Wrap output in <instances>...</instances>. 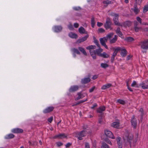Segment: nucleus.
<instances>
[{
  "mask_svg": "<svg viewBox=\"0 0 148 148\" xmlns=\"http://www.w3.org/2000/svg\"><path fill=\"white\" fill-rule=\"evenodd\" d=\"M117 144L119 148H122V145L120 142V143H117Z\"/></svg>",
  "mask_w": 148,
  "mask_h": 148,
  "instance_id": "63",
  "label": "nucleus"
},
{
  "mask_svg": "<svg viewBox=\"0 0 148 148\" xmlns=\"http://www.w3.org/2000/svg\"><path fill=\"white\" fill-rule=\"evenodd\" d=\"M139 111L140 112H141V116H142L143 115V108H141L140 110H139Z\"/></svg>",
  "mask_w": 148,
  "mask_h": 148,
  "instance_id": "61",
  "label": "nucleus"
},
{
  "mask_svg": "<svg viewBox=\"0 0 148 148\" xmlns=\"http://www.w3.org/2000/svg\"><path fill=\"white\" fill-rule=\"evenodd\" d=\"M69 36L71 38H77L78 36L77 35L73 32H70L69 34Z\"/></svg>",
  "mask_w": 148,
  "mask_h": 148,
  "instance_id": "22",
  "label": "nucleus"
},
{
  "mask_svg": "<svg viewBox=\"0 0 148 148\" xmlns=\"http://www.w3.org/2000/svg\"><path fill=\"white\" fill-rule=\"evenodd\" d=\"M78 49L84 55L86 56L87 55V54L84 48L82 47H79Z\"/></svg>",
  "mask_w": 148,
  "mask_h": 148,
  "instance_id": "23",
  "label": "nucleus"
},
{
  "mask_svg": "<svg viewBox=\"0 0 148 148\" xmlns=\"http://www.w3.org/2000/svg\"><path fill=\"white\" fill-rule=\"evenodd\" d=\"M95 86H93L92 88H90L89 90V91L90 92H92L94 89H95Z\"/></svg>",
  "mask_w": 148,
  "mask_h": 148,
  "instance_id": "53",
  "label": "nucleus"
},
{
  "mask_svg": "<svg viewBox=\"0 0 148 148\" xmlns=\"http://www.w3.org/2000/svg\"><path fill=\"white\" fill-rule=\"evenodd\" d=\"M120 50V47H118L116 48L115 49L113 53L112 56L115 57L118 51H119Z\"/></svg>",
  "mask_w": 148,
  "mask_h": 148,
  "instance_id": "29",
  "label": "nucleus"
},
{
  "mask_svg": "<svg viewBox=\"0 0 148 148\" xmlns=\"http://www.w3.org/2000/svg\"><path fill=\"white\" fill-rule=\"evenodd\" d=\"M136 3L137 4L140 5L142 2V0H135Z\"/></svg>",
  "mask_w": 148,
  "mask_h": 148,
  "instance_id": "54",
  "label": "nucleus"
},
{
  "mask_svg": "<svg viewBox=\"0 0 148 148\" xmlns=\"http://www.w3.org/2000/svg\"><path fill=\"white\" fill-rule=\"evenodd\" d=\"M98 77V75H95L93 76L92 77V79H96Z\"/></svg>",
  "mask_w": 148,
  "mask_h": 148,
  "instance_id": "64",
  "label": "nucleus"
},
{
  "mask_svg": "<svg viewBox=\"0 0 148 148\" xmlns=\"http://www.w3.org/2000/svg\"><path fill=\"white\" fill-rule=\"evenodd\" d=\"M97 106V104L96 103H95L93 105V106L92 107H91V109H93L95 108Z\"/></svg>",
  "mask_w": 148,
  "mask_h": 148,
  "instance_id": "59",
  "label": "nucleus"
},
{
  "mask_svg": "<svg viewBox=\"0 0 148 148\" xmlns=\"http://www.w3.org/2000/svg\"><path fill=\"white\" fill-rule=\"evenodd\" d=\"M96 47L95 45H91L89 46L86 47V49L89 50V52L91 56L94 59H95L96 58V53L95 50H92L93 49H95Z\"/></svg>",
  "mask_w": 148,
  "mask_h": 148,
  "instance_id": "2",
  "label": "nucleus"
},
{
  "mask_svg": "<svg viewBox=\"0 0 148 148\" xmlns=\"http://www.w3.org/2000/svg\"><path fill=\"white\" fill-rule=\"evenodd\" d=\"M99 49H96L95 50L96 54H97L98 56H100L101 53L103 51V49L100 48V47H99Z\"/></svg>",
  "mask_w": 148,
  "mask_h": 148,
  "instance_id": "27",
  "label": "nucleus"
},
{
  "mask_svg": "<svg viewBox=\"0 0 148 148\" xmlns=\"http://www.w3.org/2000/svg\"><path fill=\"white\" fill-rule=\"evenodd\" d=\"M127 88L130 91H132L133 90H132V89L129 86V85H128V82H127Z\"/></svg>",
  "mask_w": 148,
  "mask_h": 148,
  "instance_id": "56",
  "label": "nucleus"
},
{
  "mask_svg": "<svg viewBox=\"0 0 148 148\" xmlns=\"http://www.w3.org/2000/svg\"><path fill=\"white\" fill-rule=\"evenodd\" d=\"M131 25V22L129 21H126L124 23V26L125 27H130Z\"/></svg>",
  "mask_w": 148,
  "mask_h": 148,
  "instance_id": "32",
  "label": "nucleus"
},
{
  "mask_svg": "<svg viewBox=\"0 0 148 148\" xmlns=\"http://www.w3.org/2000/svg\"><path fill=\"white\" fill-rule=\"evenodd\" d=\"M126 40L128 42H131L134 40V39L131 37H128L127 38Z\"/></svg>",
  "mask_w": 148,
  "mask_h": 148,
  "instance_id": "42",
  "label": "nucleus"
},
{
  "mask_svg": "<svg viewBox=\"0 0 148 148\" xmlns=\"http://www.w3.org/2000/svg\"><path fill=\"white\" fill-rule=\"evenodd\" d=\"M85 148H90L89 143L86 142L85 143Z\"/></svg>",
  "mask_w": 148,
  "mask_h": 148,
  "instance_id": "45",
  "label": "nucleus"
},
{
  "mask_svg": "<svg viewBox=\"0 0 148 148\" xmlns=\"http://www.w3.org/2000/svg\"><path fill=\"white\" fill-rule=\"evenodd\" d=\"M112 22L110 18L109 17H107L105 23L104 25V27L105 28L107 29H110V30L112 29V28L111 27Z\"/></svg>",
  "mask_w": 148,
  "mask_h": 148,
  "instance_id": "3",
  "label": "nucleus"
},
{
  "mask_svg": "<svg viewBox=\"0 0 148 148\" xmlns=\"http://www.w3.org/2000/svg\"><path fill=\"white\" fill-rule=\"evenodd\" d=\"M137 20L139 22L140 24H142V19L139 17H136Z\"/></svg>",
  "mask_w": 148,
  "mask_h": 148,
  "instance_id": "49",
  "label": "nucleus"
},
{
  "mask_svg": "<svg viewBox=\"0 0 148 148\" xmlns=\"http://www.w3.org/2000/svg\"><path fill=\"white\" fill-rule=\"evenodd\" d=\"M74 26L75 28H77L79 27V24L77 23H75L74 24Z\"/></svg>",
  "mask_w": 148,
  "mask_h": 148,
  "instance_id": "60",
  "label": "nucleus"
},
{
  "mask_svg": "<svg viewBox=\"0 0 148 148\" xmlns=\"http://www.w3.org/2000/svg\"><path fill=\"white\" fill-rule=\"evenodd\" d=\"M56 144L58 147H60L63 145V144L60 142H58L56 143Z\"/></svg>",
  "mask_w": 148,
  "mask_h": 148,
  "instance_id": "48",
  "label": "nucleus"
},
{
  "mask_svg": "<svg viewBox=\"0 0 148 148\" xmlns=\"http://www.w3.org/2000/svg\"><path fill=\"white\" fill-rule=\"evenodd\" d=\"M67 137V136L64 134H58L55 135L53 137V139L58 138L61 139L63 138H65Z\"/></svg>",
  "mask_w": 148,
  "mask_h": 148,
  "instance_id": "8",
  "label": "nucleus"
},
{
  "mask_svg": "<svg viewBox=\"0 0 148 148\" xmlns=\"http://www.w3.org/2000/svg\"><path fill=\"white\" fill-rule=\"evenodd\" d=\"M145 83L143 82L140 84V85L141 86L143 89H148V85H145Z\"/></svg>",
  "mask_w": 148,
  "mask_h": 148,
  "instance_id": "31",
  "label": "nucleus"
},
{
  "mask_svg": "<svg viewBox=\"0 0 148 148\" xmlns=\"http://www.w3.org/2000/svg\"><path fill=\"white\" fill-rule=\"evenodd\" d=\"M100 56L103 57L104 58H106L109 57V55L107 54L105 52H103L102 53H101Z\"/></svg>",
  "mask_w": 148,
  "mask_h": 148,
  "instance_id": "36",
  "label": "nucleus"
},
{
  "mask_svg": "<svg viewBox=\"0 0 148 148\" xmlns=\"http://www.w3.org/2000/svg\"><path fill=\"white\" fill-rule=\"evenodd\" d=\"M100 41L101 44L102 46H104L106 49H108V47L105 43L107 41L106 37H104L103 38H101L100 39Z\"/></svg>",
  "mask_w": 148,
  "mask_h": 148,
  "instance_id": "6",
  "label": "nucleus"
},
{
  "mask_svg": "<svg viewBox=\"0 0 148 148\" xmlns=\"http://www.w3.org/2000/svg\"><path fill=\"white\" fill-rule=\"evenodd\" d=\"M133 138V136L131 134H129L127 137V140L129 142L131 147L132 146V140Z\"/></svg>",
  "mask_w": 148,
  "mask_h": 148,
  "instance_id": "10",
  "label": "nucleus"
},
{
  "mask_svg": "<svg viewBox=\"0 0 148 148\" xmlns=\"http://www.w3.org/2000/svg\"><path fill=\"white\" fill-rule=\"evenodd\" d=\"M72 51L74 53H76L78 54H80V53L79 50L77 49L73 48L72 49Z\"/></svg>",
  "mask_w": 148,
  "mask_h": 148,
  "instance_id": "38",
  "label": "nucleus"
},
{
  "mask_svg": "<svg viewBox=\"0 0 148 148\" xmlns=\"http://www.w3.org/2000/svg\"><path fill=\"white\" fill-rule=\"evenodd\" d=\"M103 25V23H100L99 22H98L97 23V25L98 27H101Z\"/></svg>",
  "mask_w": 148,
  "mask_h": 148,
  "instance_id": "58",
  "label": "nucleus"
},
{
  "mask_svg": "<svg viewBox=\"0 0 148 148\" xmlns=\"http://www.w3.org/2000/svg\"><path fill=\"white\" fill-rule=\"evenodd\" d=\"M133 10L136 14H137L140 12V10L138 8H137L136 6H135Z\"/></svg>",
  "mask_w": 148,
  "mask_h": 148,
  "instance_id": "30",
  "label": "nucleus"
},
{
  "mask_svg": "<svg viewBox=\"0 0 148 148\" xmlns=\"http://www.w3.org/2000/svg\"><path fill=\"white\" fill-rule=\"evenodd\" d=\"M73 9L75 10H81V8L79 7H76L73 8Z\"/></svg>",
  "mask_w": 148,
  "mask_h": 148,
  "instance_id": "50",
  "label": "nucleus"
},
{
  "mask_svg": "<svg viewBox=\"0 0 148 148\" xmlns=\"http://www.w3.org/2000/svg\"><path fill=\"white\" fill-rule=\"evenodd\" d=\"M54 108L53 107H49L46 108L43 111V112L45 113H47L50 112L53 110Z\"/></svg>",
  "mask_w": 148,
  "mask_h": 148,
  "instance_id": "11",
  "label": "nucleus"
},
{
  "mask_svg": "<svg viewBox=\"0 0 148 148\" xmlns=\"http://www.w3.org/2000/svg\"><path fill=\"white\" fill-rule=\"evenodd\" d=\"M116 33L120 37H122L123 36L122 33L120 31V29L119 27H118L116 29Z\"/></svg>",
  "mask_w": 148,
  "mask_h": 148,
  "instance_id": "21",
  "label": "nucleus"
},
{
  "mask_svg": "<svg viewBox=\"0 0 148 148\" xmlns=\"http://www.w3.org/2000/svg\"><path fill=\"white\" fill-rule=\"evenodd\" d=\"M131 86L132 87H135L136 88H138L139 87L138 85L137 84L136 82L134 81L131 84Z\"/></svg>",
  "mask_w": 148,
  "mask_h": 148,
  "instance_id": "33",
  "label": "nucleus"
},
{
  "mask_svg": "<svg viewBox=\"0 0 148 148\" xmlns=\"http://www.w3.org/2000/svg\"><path fill=\"white\" fill-rule=\"evenodd\" d=\"M53 120V116H51L48 119V121L50 123H51L52 121Z\"/></svg>",
  "mask_w": 148,
  "mask_h": 148,
  "instance_id": "55",
  "label": "nucleus"
},
{
  "mask_svg": "<svg viewBox=\"0 0 148 148\" xmlns=\"http://www.w3.org/2000/svg\"><path fill=\"white\" fill-rule=\"evenodd\" d=\"M141 48L143 49H148V39L141 42L140 44Z\"/></svg>",
  "mask_w": 148,
  "mask_h": 148,
  "instance_id": "5",
  "label": "nucleus"
},
{
  "mask_svg": "<svg viewBox=\"0 0 148 148\" xmlns=\"http://www.w3.org/2000/svg\"><path fill=\"white\" fill-rule=\"evenodd\" d=\"M88 36L89 35L88 34L86 35L82 38L78 39L77 41V43H80L86 41V40Z\"/></svg>",
  "mask_w": 148,
  "mask_h": 148,
  "instance_id": "12",
  "label": "nucleus"
},
{
  "mask_svg": "<svg viewBox=\"0 0 148 148\" xmlns=\"http://www.w3.org/2000/svg\"><path fill=\"white\" fill-rule=\"evenodd\" d=\"M14 135L12 134H10L6 135L5 137L6 139H10L14 138Z\"/></svg>",
  "mask_w": 148,
  "mask_h": 148,
  "instance_id": "26",
  "label": "nucleus"
},
{
  "mask_svg": "<svg viewBox=\"0 0 148 148\" xmlns=\"http://www.w3.org/2000/svg\"><path fill=\"white\" fill-rule=\"evenodd\" d=\"M95 24V18L93 17L91 19V25L92 27H94Z\"/></svg>",
  "mask_w": 148,
  "mask_h": 148,
  "instance_id": "35",
  "label": "nucleus"
},
{
  "mask_svg": "<svg viewBox=\"0 0 148 148\" xmlns=\"http://www.w3.org/2000/svg\"><path fill=\"white\" fill-rule=\"evenodd\" d=\"M98 122L99 123L102 124L104 123V122L102 118H100Z\"/></svg>",
  "mask_w": 148,
  "mask_h": 148,
  "instance_id": "46",
  "label": "nucleus"
},
{
  "mask_svg": "<svg viewBox=\"0 0 148 148\" xmlns=\"http://www.w3.org/2000/svg\"><path fill=\"white\" fill-rule=\"evenodd\" d=\"M68 28L70 30H73V25L72 24H70L69 25Z\"/></svg>",
  "mask_w": 148,
  "mask_h": 148,
  "instance_id": "57",
  "label": "nucleus"
},
{
  "mask_svg": "<svg viewBox=\"0 0 148 148\" xmlns=\"http://www.w3.org/2000/svg\"><path fill=\"white\" fill-rule=\"evenodd\" d=\"M71 145V144L70 143H68L66 145L65 147L66 148H68Z\"/></svg>",
  "mask_w": 148,
  "mask_h": 148,
  "instance_id": "62",
  "label": "nucleus"
},
{
  "mask_svg": "<svg viewBox=\"0 0 148 148\" xmlns=\"http://www.w3.org/2000/svg\"><path fill=\"white\" fill-rule=\"evenodd\" d=\"M97 145V142L95 140H94L92 143V147H96Z\"/></svg>",
  "mask_w": 148,
  "mask_h": 148,
  "instance_id": "47",
  "label": "nucleus"
},
{
  "mask_svg": "<svg viewBox=\"0 0 148 148\" xmlns=\"http://www.w3.org/2000/svg\"><path fill=\"white\" fill-rule=\"evenodd\" d=\"M94 42L95 44L98 47H100V45L99 43V42L96 39H95L94 40Z\"/></svg>",
  "mask_w": 148,
  "mask_h": 148,
  "instance_id": "44",
  "label": "nucleus"
},
{
  "mask_svg": "<svg viewBox=\"0 0 148 148\" xmlns=\"http://www.w3.org/2000/svg\"><path fill=\"white\" fill-rule=\"evenodd\" d=\"M106 107L104 106H101L98 108L97 110V113H101L103 112L105 110Z\"/></svg>",
  "mask_w": 148,
  "mask_h": 148,
  "instance_id": "18",
  "label": "nucleus"
},
{
  "mask_svg": "<svg viewBox=\"0 0 148 148\" xmlns=\"http://www.w3.org/2000/svg\"><path fill=\"white\" fill-rule=\"evenodd\" d=\"M79 88L77 86H71L69 89L70 92H74L77 90Z\"/></svg>",
  "mask_w": 148,
  "mask_h": 148,
  "instance_id": "16",
  "label": "nucleus"
},
{
  "mask_svg": "<svg viewBox=\"0 0 148 148\" xmlns=\"http://www.w3.org/2000/svg\"><path fill=\"white\" fill-rule=\"evenodd\" d=\"M105 134L108 137L110 138L114 139L115 138L114 137L112 133L109 130H105Z\"/></svg>",
  "mask_w": 148,
  "mask_h": 148,
  "instance_id": "7",
  "label": "nucleus"
},
{
  "mask_svg": "<svg viewBox=\"0 0 148 148\" xmlns=\"http://www.w3.org/2000/svg\"><path fill=\"white\" fill-rule=\"evenodd\" d=\"M135 31L136 32H138L140 30L141 28L140 27H138L137 26H136L134 27Z\"/></svg>",
  "mask_w": 148,
  "mask_h": 148,
  "instance_id": "43",
  "label": "nucleus"
},
{
  "mask_svg": "<svg viewBox=\"0 0 148 148\" xmlns=\"http://www.w3.org/2000/svg\"><path fill=\"white\" fill-rule=\"evenodd\" d=\"M101 148H110V147L106 143H103L102 144Z\"/></svg>",
  "mask_w": 148,
  "mask_h": 148,
  "instance_id": "34",
  "label": "nucleus"
},
{
  "mask_svg": "<svg viewBox=\"0 0 148 148\" xmlns=\"http://www.w3.org/2000/svg\"><path fill=\"white\" fill-rule=\"evenodd\" d=\"M112 85L110 84H108L103 85L101 87V89L102 90H105L110 87Z\"/></svg>",
  "mask_w": 148,
  "mask_h": 148,
  "instance_id": "24",
  "label": "nucleus"
},
{
  "mask_svg": "<svg viewBox=\"0 0 148 148\" xmlns=\"http://www.w3.org/2000/svg\"><path fill=\"white\" fill-rule=\"evenodd\" d=\"M103 3L107 4H109L111 3V1L109 0H107L103 1Z\"/></svg>",
  "mask_w": 148,
  "mask_h": 148,
  "instance_id": "52",
  "label": "nucleus"
},
{
  "mask_svg": "<svg viewBox=\"0 0 148 148\" xmlns=\"http://www.w3.org/2000/svg\"><path fill=\"white\" fill-rule=\"evenodd\" d=\"M108 65L106 63H102L101 65V66L102 68H106V67H108Z\"/></svg>",
  "mask_w": 148,
  "mask_h": 148,
  "instance_id": "40",
  "label": "nucleus"
},
{
  "mask_svg": "<svg viewBox=\"0 0 148 148\" xmlns=\"http://www.w3.org/2000/svg\"><path fill=\"white\" fill-rule=\"evenodd\" d=\"M148 11V4L145 5L143 10V12L144 13H146Z\"/></svg>",
  "mask_w": 148,
  "mask_h": 148,
  "instance_id": "41",
  "label": "nucleus"
},
{
  "mask_svg": "<svg viewBox=\"0 0 148 148\" xmlns=\"http://www.w3.org/2000/svg\"><path fill=\"white\" fill-rule=\"evenodd\" d=\"M131 123L132 126L134 128H136L137 126V122L136 119L133 116L131 120Z\"/></svg>",
  "mask_w": 148,
  "mask_h": 148,
  "instance_id": "17",
  "label": "nucleus"
},
{
  "mask_svg": "<svg viewBox=\"0 0 148 148\" xmlns=\"http://www.w3.org/2000/svg\"><path fill=\"white\" fill-rule=\"evenodd\" d=\"M88 77L87 78H85L81 80V83L83 84H87L90 81V75L89 74L88 75Z\"/></svg>",
  "mask_w": 148,
  "mask_h": 148,
  "instance_id": "9",
  "label": "nucleus"
},
{
  "mask_svg": "<svg viewBox=\"0 0 148 148\" xmlns=\"http://www.w3.org/2000/svg\"><path fill=\"white\" fill-rule=\"evenodd\" d=\"M117 102L122 105H124L125 103V102L124 101L121 99L117 100Z\"/></svg>",
  "mask_w": 148,
  "mask_h": 148,
  "instance_id": "37",
  "label": "nucleus"
},
{
  "mask_svg": "<svg viewBox=\"0 0 148 148\" xmlns=\"http://www.w3.org/2000/svg\"><path fill=\"white\" fill-rule=\"evenodd\" d=\"M79 32L80 34H87V32L86 31L85 29L83 27H81L79 29Z\"/></svg>",
  "mask_w": 148,
  "mask_h": 148,
  "instance_id": "20",
  "label": "nucleus"
},
{
  "mask_svg": "<svg viewBox=\"0 0 148 148\" xmlns=\"http://www.w3.org/2000/svg\"><path fill=\"white\" fill-rule=\"evenodd\" d=\"M120 50L119 51H121V55L122 57H125L126 56L127 54V51L124 48H121L120 47Z\"/></svg>",
  "mask_w": 148,
  "mask_h": 148,
  "instance_id": "14",
  "label": "nucleus"
},
{
  "mask_svg": "<svg viewBox=\"0 0 148 148\" xmlns=\"http://www.w3.org/2000/svg\"><path fill=\"white\" fill-rule=\"evenodd\" d=\"M112 15L114 16L113 20L115 24L116 25L122 26V25H121L118 21L119 15L113 13L112 14Z\"/></svg>",
  "mask_w": 148,
  "mask_h": 148,
  "instance_id": "4",
  "label": "nucleus"
},
{
  "mask_svg": "<svg viewBox=\"0 0 148 148\" xmlns=\"http://www.w3.org/2000/svg\"><path fill=\"white\" fill-rule=\"evenodd\" d=\"M114 35V33H111L108 34L106 37H106L107 40H108V39H110L112 36H113Z\"/></svg>",
  "mask_w": 148,
  "mask_h": 148,
  "instance_id": "39",
  "label": "nucleus"
},
{
  "mask_svg": "<svg viewBox=\"0 0 148 148\" xmlns=\"http://www.w3.org/2000/svg\"><path fill=\"white\" fill-rule=\"evenodd\" d=\"M117 37L118 36L115 35L114 36V38H112L111 40L110 41V43L111 44L113 43H115L117 40Z\"/></svg>",
  "mask_w": 148,
  "mask_h": 148,
  "instance_id": "28",
  "label": "nucleus"
},
{
  "mask_svg": "<svg viewBox=\"0 0 148 148\" xmlns=\"http://www.w3.org/2000/svg\"><path fill=\"white\" fill-rule=\"evenodd\" d=\"M99 32V33H103L105 32L104 29L102 28H100L98 29Z\"/></svg>",
  "mask_w": 148,
  "mask_h": 148,
  "instance_id": "51",
  "label": "nucleus"
},
{
  "mask_svg": "<svg viewBox=\"0 0 148 148\" xmlns=\"http://www.w3.org/2000/svg\"><path fill=\"white\" fill-rule=\"evenodd\" d=\"M87 126H84L83 127V129L84 130L80 132H76L77 137L78 139L80 140L82 139V137H84L86 136L87 133L90 132L87 128Z\"/></svg>",
  "mask_w": 148,
  "mask_h": 148,
  "instance_id": "1",
  "label": "nucleus"
},
{
  "mask_svg": "<svg viewBox=\"0 0 148 148\" xmlns=\"http://www.w3.org/2000/svg\"><path fill=\"white\" fill-rule=\"evenodd\" d=\"M111 126L115 128H119L120 123L117 122H113L112 123Z\"/></svg>",
  "mask_w": 148,
  "mask_h": 148,
  "instance_id": "19",
  "label": "nucleus"
},
{
  "mask_svg": "<svg viewBox=\"0 0 148 148\" xmlns=\"http://www.w3.org/2000/svg\"><path fill=\"white\" fill-rule=\"evenodd\" d=\"M62 28L61 26H55L54 27L53 30L55 32H58L61 31Z\"/></svg>",
  "mask_w": 148,
  "mask_h": 148,
  "instance_id": "15",
  "label": "nucleus"
},
{
  "mask_svg": "<svg viewBox=\"0 0 148 148\" xmlns=\"http://www.w3.org/2000/svg\"><path fill=\"white\" fill-rule=\"evenodd\" d=\"M23 132L22 129L19 128H14L12 130V132L14 133H21Z\"/></svg>",
  "mask_w": 148,
  "mask_h": 148,
  "instance_id": "13",
  "label": "nucleus"
},
{
  "mask_svg": "<svg viewBox=\"0 0 148 148\" xmlns=\"http://www.w3.org/2000/svg\"><path fill=\"white\" fill-rule=\"evenodd\" d=\"M77 95H78V97H77L75 99V100H77L81 99L82 98L84 97L83 94H82L81 92L78 93Z\"/></svg>",
  "mask_w": 148,
  "mask_h": 148,
  "instance_id": "25",
  "label": "nucleus"
}]
</instances>
